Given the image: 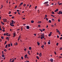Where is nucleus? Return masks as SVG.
Wrapping results in <instances>:
<instances>
[{
    "label": "nucleus",
    "mask_w": 62,
    "mask_h": 62,
    "mask_svg": "<svg viewBox=\"0 0 62 62\" xmlns=\"http://www.w3.org/2000/svg\"><path fill=\"white\" fill-rule=\"evenodd\" d=\"M58 45V43H57L56 44L57 46V45Z\"/></svg>",
    "instance_id": "58"
},
{
    "label": "nucleus",
    "mask_w": 62,
    "mask_h": 62,
    "mask_svg": "<svg viewBox=\"0 0 62 62\" xmlns=\"http://www.w3.org/2000/svg\"><path fill=\"white\" fill-rule=\"evenodd\" d=\"M44 43H44L45 45H46V42H45Z\"/></svg>",
    "instance_id": "53"
},
{
    "label": "nucleus",
    "mask_w": 62,
    "mask_h": 62,
    "mask_svg": "<svg viewBox=\"0 0 62 62\" xmlns=\"http://www.w3.org/2000/svg\"><path fill=\"white\" fill-rule=\"evenodd\" d=\"M42 30L43 31H45V29H43Z\"/></svg>",
    "instance_id": "38"
},
{
    "label": "nucleus",
    "mask_w": 62,
    "mask_h": 62,
    "mask_svg": "<svg viewBox=\"0 0 62 62\" xmlns=\"http://www.w3.org/2000/svg\"><path fill=\"white\" fill-rule=\"evenodd\" d=\"M20 38H21V37H20V36L18 38V41H19V40H20Z\"/></svg>",
    "instance_id": "14"
},
{
    "label": "nucleus",
    "mask_w": 62,
    "mask_h": 62,
    "mask_svg": "<svg viewBox=\"0 0 62 62\" xmlns=\"http://www.w3.org/2000/svg\"><path fill=\"white\" fill-rule=\"evenodd\" d=\"M49 3V2H48V1L44 3V4H45L46 5V4H48V3Z\"/></svg>",
    "instance_id": "3"
},
{
    "label": "nucleus",
    "mask_w": 62,
    "mask_h": 62,
    "mask_svg": "<svg viewBox=\"0 0 62 62\" xmlns=\"http://www.w3.org/2000/svg\"><path fill=\"white\" fill-rule=\"evenodd\" d=\"M54 54H56V53L55 52V51L54 52Z\"/></svg>",
    "instance_id": "48"
},
{
    "label": "nucleus",
    "mask_w": 62,
    "mask_h": 62,
    "mask_svg": "<svg viewBox=\"0 0 62 62\" xmlns=\"http://www.w3.org/2000/svg\"><path fill=\"white\" fill-rule=\"evenodd\" d=\"M38 13H39V10H38Z\"/></svg>",
    "instance_id": "60"
},
{
    "label": "nucleus",
    "mask_w": 62,
    "mask_h": 62,
    "mask_svg": "<svg viewBox=\"0 0 62 62\" xmlns=\"http://www.w3.org/2000/svg\"><path fill=\"white\" fill-rule=\"evenodd\" d=\"M57 38H59V36L58 35H57Z\"/></svg>",
    "instance_id": "54"
},
{
    "label": "nucleus",
    "mask_w": 62,
    "mask_h": 62,
    "mask_svg": "<svg viewBox=\"0 0 62 62\" xmlns=\"http://www.w3.org/2000/svg\"><path fill=\"white\" fill-rule=\"evenodd\" d=\"M4 22H7V20L6 19H3Z\"/></svg>",
    "instance_id": "2"
},
{
    "label": "nucleus",
    "mask_w": 62,
    "mask_h": 62,
    "mask_svg": "<svg viewBox=\"0 0 62 62\" xmlns=\"http://www.w3.org/2000/svg\"><path fill=\"white\" fill-rule=\"evenodd\" d=\"M57 32L58 33H60V31H59V30H57Z\"/></svg>",
    "instance_id": "23"
},
{
    "label": "nucleus",
    "mask_w": 62,
    "mask_h": 62,
    "mask_svg": "<svg viewBox=\"0 0 62 62\" xmlns=\"http://www.w3.org/2000/svg\"><path fill=\"white\" fill-rule=\"evenodd\" d=\"M29 50H31V47H29Z\"/></svg>",
    "instance_id": "30"
},
{
    "label": "nucleus",
    "mask_w": 62,
    "mask_h": 62,
    "mask_svg": "<svg viewBox=\"0 0 62 62\" xmlns=\"http://www.w3.org/2000/svg\"><path fill=\"white\" fill-rule=\"evenodd\" d=\"M41 53H40L39 54V56H40V57H41Z\"/></svg>",
    "instance_id": "12"
},
{
    "label": "nucleus",
    "mask_w": 62,
    "mask_h": 62,
    "mask_svg": "<svg viewBox=\"0 0 62 62\" xmlns=\"http://www.w3.org/2000/svg\"><path fill=\"white\" fill-rule=\"evenodd\" d=\"M11 13V11H10L9 12V14H10Z\"/></svg>",
    "instance_id": "50"
},
{
    "label": "nucleus",
    "mask_w": 62,
    "mask_h": 62,
    "mask_svg": "<svg viewBox=\"0 0 62 62\" xmlns=\"http://www.w3.org/2000/svg\"><path fill=\"white\" fill-rule=\"evenodd\" d=\"M60 40H62V37H61L60 38Z\"/></svg>",
    "instance_id": "29"
},
{
    "label": "nucleus",
    "mask_w": 62,
    "mask_h": 62,
    "mask_svg": "<svg viewBox=\"0 0 62 62\" xmlns=\"http://www.w3.org/2000/svg\"><path fill=\"white\" fill-rule=\"evenodd\" d=\"M34 21H33V20H32L31 21V23H34Z\"/></svg>",
    "instance_id": "26"
},
{
    "label": "nucleus",
    "mask_w": 62,
    "mask_h": 62,
    "mask_svg": "<svg viewBox=\"0 0 62 62\" xmlns=\"http://www.w3.org/2000/svg\"><path fill=\"white\" fill-rule=\"evenodd\" d=\"M6 33H5L3 35L4 36H6Z\"/></svg>",
    "instance_id": "34"
},
{
    "label": "nucleus",
    "mask_w": 62,
    "mask_h": 62,
    "mask_svg": "<svg viewBox=\"0 0 62 62\" xmlns=\"http://www.w3.org/2000/svg\"><path fill=\"white\" fill-rule=\"evenodd\" d=\"M9 16H10V17H11V16H12V15H9Z\"/></svg>",
    "instance_id": "55"
},
{
    "label": "nucleus",
    "mask_w": 62,
    "mask_h": 62,
    "mask_svg": "<svg viewBox=\"0 0 62 62\" xmlns=\"http://www.w3.org/2000/svg\"><path fill=\"white\" fill-rule=\"evenodd\" d=\"M59 3H60V2H58V4H59Z\"/></svg>",
    "instance_id": "64"
},
{
    "label": "nucleus",
    "mask_w": 62,
    "mask_h": 62,
    "mask_svg": "<svg viewBox=\"0 0 62 62\" xmlns=\"http://www.w3.org/2000/svg\"><path fill=\"white\" fill-rule=\"evenodd\" d=\"M4 51H5V52H7V51L6 49H5V50H4Z\"/></svg>",
    "instance_id": "41"
},
{
    "label": "nucleus",
    "mask_w": 62,
    "mask_h": 62,
    "mask_svg": "<svg viewBox=\"0 0 62 62\" xmlns=\"http://www.w3.org/2000/svg\"><path fill=\"white\" fill-rule=\"evenodd\" d=\"M41 36H44V34H43L42 35H41Z\"/></svg>",
    "instance_id": "44"
},
{
    "label": "nucleus",
    "mask_w": 62,
    "mask_h": 62,
    "mask_svg": "<svg viewBox=\"0 0 62 62\" xmlns=\"http://www.w3.org/2000/svg\"><path fill=\"white\" fill-rule=\"evenodd\" d=\"M11 43V46H12V43Z\"/></svg>",
    "instance_id": "45"
},
{
    "label": "nucleus",
    "mask_w": 62,
    "mask_h": 62,
    "mask_svg": "<svg viewBox=\"0 0 62 62\" xmlns=\"http://www.w3.org/2000/svg\"><path fill=\"white\" fill-rule=\"evenodd\" d=\"M49 23H51V20H49Z\"/></svg>",
    "instance_id": "28"
},
{
    "label": "nucleus",
    "mask_w": 62,
    "mask_h": 62,
    "mask_svg": "<svg viewBox=\"0 0 62 62\" xmlns=\"http://www.w3.org/2000/svg\"><path fill=\"white\" fill-rule=\"evenodd\" d=\"M61 14H62V12L61 11H60L59 12V13H58V14L59 15H60Z\"/></svg>",
    "instance_id": "1"
},
{
    "label": "nucleus",
    "mask_w": 62,
    "mask_h": 62,
    "mask_svg": "<svg viewBox=\"0 0 62 62\" xmlns=\"http://www.w3.org/2000/svg\"><path fill=\"white\" fill-rule=\"evenodd\" d=\"M52 35V34H49V35H48V36L49 37H50V36H51V35Z\"/></svg>",
    "instance_id": "16"
},
{
    "label": "nucleus",
    "mask_w": 62,
    "mask_h": 62,
    "mask_svg": "<svg viewBox=\"0 0 62 62\" xmlns=\"http://www.w3.org/2000/svg\"><path fill=\"white\" fill-rule=\"evenodd\" d=\"M38 27H40V25H38Z\"/></svg>",
    "instance_id": "57"
},
{
    "label": "nucleus",
    "mask_w": 62,
    "mask_h": 62,
    "mask_svg": "<svg viewBox=\"0 0 62 62\" xmlns=\"http://www.w3.org/2000/svg\"><path fill=\"white\" fill-rule=\"evenodd\" d=\"M62 47H61V48H60V50H62Z\"/></svg>",
    "instance_id": "61"
},
{
    "label": "nucleus",
    "mask_w": 62,
    "mask_h": 62,
    "mask_svg": "<svg viewBox=\"0 0 62 62\" xmlns=\"http://www.w3.org/2000/svg\"><path fill=\"white\" fill-rule=\"evenodd\" d=\"M21 58L22 59H23V57L22 56L21 57Z\"/></svg>",
    "instance_id": "39"
},
{
    "label": "nucleus",
    "mask_w": 62,
    "mask_h": 62,
    "mask_svg": "<svg viewBox=\"0 0 62 62\" xmlns=\"http://www.w3.org/2000/svg\"><path fill=\"white\" fill-rule=\"evenodd\" d=\"M30 53V51H28V54H29V53Z\"/></svg>",
    "instance_id": "43"
},
{
    "label": "nucleus",
    "mask_w": 62,
    "mask_h": 62,
    "mask_svg": "<svg viewBox=\"0 0 62 62\" xmlns=\"http://www.w3.org/2000/svg\"><path fill=\"white\" fill-rule=\"evenodd\" d=\"M2 57H5V56L4 55V54H3V55H2Z\"/></svg>",
    "instance_id": "19"
},
{
    "label": "nucleus",
    "mask_w": 62,
    "mask_h": 62,
    "mask_svg": "<svg viewBox=\"0 0 62 62\" xmlns=\"http://www.w3.org/2000/svg\"><path fill=\"white\" fill-rule=\"evenodd\" d=\"M58 11V9H57L55 10L54 11V12H56L57 11Z\"/></svg>",
    "instance_id": "6"
},
{
    "label": "nucleus",
    "mask_w": 62,
    "mask_h": 62,
    "mask_svg": "<svg viewBox=\"0 0 62 62\" xmlns=\"http://www.w3.org/2000/svg\"><path fill=\"white\" fill-rule=\"evenodd\" d=\"M9 38L8 37H7L6 38V39H8Z\"/></svg>",
    "instance_id": "63"
},
{
    "label": "nucleus",
    "mask_w": 62,
    "mask_h": 62,
    "mask_svg": "<svg viewBox=\"0 0 62 62\" xmlns=\"http://www.w3.org/2000/svg\"><path fill=\"white\" fill-rule=\"evenodd\" d=\"M62 5V3H61L59 4V6H60V5Z\"/></svg>",
    "instance_id": "22"
},
{
    "label": "nucleus",
    "mask_w": 62,
    "mask_h": 62,
    "mask_svg": "<svg viewBox=\"0 0 62 62\" xmlns=\"http://www.w3.org/2000/svg\"><path fill=\"white\" fill-rule=\"evenodd\" d=\"M36 58L37 59H39V57L38 56H36Z\"/></svg>",
    "instance_id": "24"
},
{
    "label": "nucleus",
    "mask_w": 62,
    "mask_h": 62,
    "mask_svg": "<svg viewBox=\"0 0 62 62\" xmlns=\"http://www.w3.org/2000/svg\"><path fill=\"white\" fill-rule=\"evenodd\" d=\"M44 46L43 45L42 46H41V48H43V47Z\"/></svg>",
    "instance_id": "25"
},
{
    "label": "nucleus",
    "mask_w": 62,
    "mask_h": 62,
    "mask_svg": "<svg viewBox=\"0 0 62 62\" xmlns=\"http://www.w3.org/2000/svg\"><path fill=\"white\" fill-rule=\"evenodd\" d=\"M2 31L3 32H4V31H5V30L4 29H3L2 30Z\"/></svg>",
    "instance_id": "56"
},
{
    "label": "nucleus",
    "mask_w": 62,
    "mask_h": 62,
    "mask_svg": "<svg viewBox=\"0 0 62 62\" xmlns=\"http://www.w3.org/2000/svg\"><path fill=\"white\" fill-rule=\"evenodd\" d=\"M23 2H22L20 4L21 5H23Z\"/></svg>",
    "instance_id": "59"
},
{
    "label": "nucleus",
    "mask_w": 62,
    "mask_h": 62,
    "mask_svg": "<svg viewBox=\"0 0 62 62\" xmlns=\"http://www.w3.org/2000/svg\"><path fill=\"white\" fill-rule=\"evenodd\" d=\"M41 23V21H38V23Z\"/></svg>",
    "instance_id": "15"
},
{
    "label": "nucleus",
    "mask_w": 62,
    "mask_h": 62,
    "mask_svg": "<svg viewBox=\"0 0 62 62\" xmlns=\"http://www.w3.org/2000/svg\"><path fill=\"white\" fill-rule=\"evenodd\" d=\"M50 61L51 62H53V61H54V60H53V59H50Z\"/></svg>",
    "instance_id": "7"
},
{
    "label": "nucleus",
    "mask_w": 62,
    "mask_h": 62,
    "mask_svg": "<svg viewBox=\"0 0 62 62\" xmlns=\"http://www.w3.org/2000/svg\"><path fill=\"white\" fill-rule=\"evenodd\" d=\"M7 47H8V44H7L5 46V48H6Z\"/></svg>",
    "instance_id": "18"
},
{
    "label": "nucleus",
    "mask_w": 62,
    "mask_h": 62,
    "mask_svg": "<svg viewBox=\"0 0 62 62\" xmlns=\"http://www.w3.org/2000/svg\"><path fill=\"white\" fill-rule=\"evenodd\" d=\"M4 51H2V54H4Z\"/></svg>",
    "instance_id": "37"
},
{
    "label": "nucleus",
    "mask_w": 62,
    "mask_h": 62,
    "mask_svg": "<svg viewBox=\"0 0 62 62\" xmlns=\"http://www.w3.org/2000/svg\"><path fill=\"white\" fill-rule=\"evenodd\" d=\"M45 17H47V15H45Z\"/></svg>",
    "instance_id": "36"
},
{
    "label": "nucleus",
    "mask_w": 62,
    "mask_h": 62,
    "mask_svg": "<svg viewBox=\"0 0 62 62\" xmlns=\"http://www.w3.org/2000/svg\"><path fill=\"white\" fill-rule=\"evenodd\" d=\"M39 30H40V31H41V32H42V30H41V29H40Z\"/></svg>",
    "instance_id": "35"
},
{
    "label": "nucleus",
    "mask_w": 62,
    "mask_h": 62,
    "mask_svg": "<svg viewBox=\"0 0 62 62\" xmlns=\"http://www.w3.org/2000/svg\"><path fill=\"white\" fill-rule=\"evenodd\" d=\"M21 4H20L19 6V7H21V6H22Z\"/></svg>",
    "instance_id": "42"
},
{
    "label": "nucleus",
    "mask_w": 62,
    "mask_h": 62,
    "mask_svg": "<svg viewBox=\"0 0 62 62\" xmlns=\"http://www.w3.org/2000/svg\"><path fill=\"white\" fill-rule=\"evenodd\" d=\"M1 23L3 25H4V23L3 22H1Z\"/></svg>",
    "instance_id": "20"
},
{
    "label": "nucleus",
    "mask_w": 62,
    "mask_h": 62,
    "mask_svg": "<svg viewBox=\"0 0 62 62\" xmlns=\"http://www.w3.org/2000/svg\"><path fill=\"white\" fill-rule=\"evenodd\" d=\"M21 30H22H22H23V27H22L21 28Z\"/></svg>",
    "instance_id": "62"
},
{
    "label": "nucleus",
    "mask_w": 62,
    "mask_h": 62,
    "mask_svg": "<svg viewBox=\"0 0 62 62\" xmlns=\"http://www.w3.org/2000/svg\"><path fill=\"white\" fill-rule=\"evenodd\" d=\"M10 46V44H9L8 45V47H9Z\"/></svg>",
    "instance_id": "13"
},
{
    "label": "nucleus",
    "mask_w": 62,
    "mask_h": 62,
    "mask_svg": "<svg viewBox=\"0 0 62 62\" xmlns=\"http://www.w3.org/2000/svg\"><path fill=\"white\" fill-rule=\"evenodd\" d=\"M11 22H12L11 24H13V23H14V21L13 20H12Z\"/></svg>",
    "instance_id": "5"
},
{
    "label": "nucleus",
    "mask_w": 62,
    "mask_h": 62,
    "mask_svg": "<svg viewBox=\"0 0 62 62\" xmlns=\"http://www.w3.org/2000/svg\"><path fill=\"white\" fill-rule=\"evenodd\" d=\"M0 30H2V29L1 28V26H0Z\"/></svg>",
    "instance_id": "46"
},
{
    "label": "nucleus",
    "mask_w": 62,
    "mask_h": 62,
    "mask_svg": "<svg viewBox=\"0 0 62 62\" xmlns=\"http://www.w3.org/2000/svg\"><path fill=\"white\" fill-rule=\"evenodd\" d=\"M52 21H53V22H54V19L52 18Z\"/></svg>",
    "instance_id": "27"
},
{
    "label": "nucleus",
    "mask_w": 62,
    "mask_h": 62,
    "mask_svg": "<svg viewBox=\"0 0 62 62\" xmlns=\"http://www.w3.org/2000/svg\"><path fill=\"white\" fill-rule=\"evenodd\" d=\"M46 6H47V7H48V6H49V4H47L46 5Z\"/></svg>",
    "instance_id": "21"
},
{
    "label": "nucleus",
    "mask_w": 62,
    "mask_h": 62,
    "mask_svg": "<svg viewBox=\"0 0 62 62\" xmlns=\"http://www.w3.org/2000/svg\"><path fill=\"white\" fill-rule=\"evenodd\" d=\"M10 25L11 26H14V25L12 24L11 23V22H10Z\"/></svg>",
    "instance_id": "4"
},
{
    "label": "nucleus",
    "mask_w": 62,
    "mask_h": 62,
    "mask_svg": "<svg viewBox=\"0 0 62 62\" xmlns=\"http://www.w3.org/2000/svg\"><path fill=\"white\" fill-rule=\"evenodd\" d=\"M17 5H16L15 7V8H17Z\"/></svg>",
    "instance_id": "52"
},
{
    "label": "nucleus",
    "mask_w": 62,
    "mask_h": 62,
    "mask_svg": "<svg viewBox=\"0 0 62 62\" xmlns=\"http://www.w3.org/2000/svg\"><path fill=\"white\" fill-rule=\"evenodd\" d=\"M44 36H42L41 38V39H44Z\"/></svg>",
    "instance_id": "10"
},
{
    "label": "nucleus",
    "mask_w": 62,
    "mask_h": 62,
    "mask_svg": "<svg viewBox=\"0 0 62 62\" xmlns=\"http://www.w3.org/2000/svg\"><path fill=\"white\" fill-rule=\"evenodd\" d=\"M27 55L26 54L25 55H24V57H25V58H26L27 57Z\"/></svg>",
    "instance_id": "9"
},
{
    "label": "nucleus",
    "mask_w": 62,
    "mask_h": 62,
    "mask_svg": "<svg viewBox=\"0 0 62 62\" xmlns=\"http://www.w3.org/2000/svg\"><path fill=\"white\" fill-rule=\"evenodd\" d=\"M26 28L28 29H29V27L28 26H27Z\"/></svg>",
    "instance_id": "8"
},
{
    "label": "nucleus",
    "mask_w": 62,
    "mask_h": 62,
    "mask_svg": "<svg viewBox=\"0 0 62 62\" xmlns=\"http://www.w3.org/2000/svg\"><path fill=\"white\" fill-rule=\"evenodd\" d=\"M48 44H50L51 43L50 42H48Z\"/></svg>",
    "instance_id": "31"
},
{
    "label": "nucleus",
    "mask_w": 62,
    "mask_h": 62,
    "mask_svg": "<svg viewBox=\"0 0 62 62\" xmlns=\"http://www.w3.org/2000/svg\"><path fill=\"white\" fill-rule=\"evenodd\" d=\"M37 44L38 45H40V43H39V42H37Z\"/></svg>",
    "instance_id": "17"
},
{
    "label": "nucleus",
    "mask_w": 62,
    "mask_h": 62,
    "mask_svg": "<svg viewBox=\"0 0 62 62\" xmlns=\"http://www.w3.org/2000/svg\"><path fill=\"white\" fill-rule=\"evenodd\" d=\"M52 14H54V12H52Z\"/></svg>",
    "instance_id": "32"
},
{
    "label": "nucleus",
    "mask_w": 62,
    "mask_h": 62,
    "mask_svg": "<svg viewBox=\"0 0 62 62\" xmlns=\"http://www.w3.org/2000/svg\"><path fill=\"white\" fill-rule=\"evenodd\" d=\"M6 44H7V41H5V43L4 44V45H5Z\"/></svg>",
    "instance_id": "49"
},
{
    "label": "nucleus",
    "mask_w": 62,
    "mask_h": 62,
    "mask_svg": "<svg viewBox=\"0 0 62 62\" xmlns=\"http://www.w3.org/2000/svg\"><path fill=\"white\" fill-rule=\"evenodd\" d=\"M46 20L47 21H48V19L47 18H46Z\"/></svg>",
    "instance_id": "40"
},
{
    "label": "nucleus",
    "mask_w": 62,
    "mask_h": 62,
    "mask_svg": "<svg viewBox=\"0 0 62 62\" xmlns=\"http://www.w3.org/2000/svg\"><path fill=\"white\" fill-rule=\"evenodd\" d=\"M58 21L59 22H60V19H58Z\"/></svg>",
    "instance_id": "51"
},
{
    "label": "nucleus",
    "mask_w": 62,
    "mask_h": 62,
    "mask_svg": "<svg viewBox=\"0 0 62 62\" xmlns=\"http://www.w3.org/2000/svg\"><path fill=\"white\" fill-rule=\"evenodd\" d=\"M1 39H4V37L3 36H2L1 37Z\"/></svg>",
    "instance_id": "33"
},
{
    "label": "nucleus",
    "mask_w": 62,
    "mask_h": 62,
    "mask_svg": "<svg viewBox=\"0 0 62 62\" xmlns=\"http://www.w3.org/2000/svg\"><path fill=\"white\" fill-rule=\"evenodd\" d=\"M15 33H14L13 34V35L14 36H13V38H14V37H15Z\"/></svg>",
    "instance_id": "11"
},
{
    "label": "nucleus",
    "mask_w": 62,
    "mask_h": 62,
    "mask_svg": "<svg viewBox=\"0 0 62 62\" xmlns=\"http://www.w3.org/2000/svg\"><path fill=\"white\" fill-rule=\"evenodd\" d=\"M23 6H24V7H25V6H26V4H24L23 5Z\"/></svg>",
    "instance_id": "47"
}]
</instances>
